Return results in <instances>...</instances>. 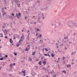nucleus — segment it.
<instances>
[{"label": "nucleus", "mask_w": 77, "mask_h": 77, "mask_svg": "<svg viewBox=\"0 0 77 77\" xmlns=\"http://www.w3.org/2000/svg\"><path fill=\"white\" fill-rule=\"evenodd\" d=\"M34 24H36V22L35 21L34 22Z\"/></svg>", "instance_id": "nucleus-58"}, {"label": "nucleus", "mask_w": 77, "mask_h": 77, "mask_svg": "<svg viewBox=\"0 0 77 77\" xmlns=\"http://www.w3.org/2000/svg\"><path fill=\"white\" fill-rule=\"evenodd\" d=\"M20 5H19V6H17V7H18V8H19V7H20Z\"/></svg>", "instance_id": "nucleus-57"}, {"label": "nucleus", "mask_w": 77, "mask_h": 77, "mask_svg": "<svg viewBox=\"0 0 77 77\" xmlns=\"http://www.w3.org/2000/svg\"><path fill=\"white\" fill-rule=\"evenodd\" d=\"M10 67H12V64H10Z\"/></svg>", "instance_id": "nucleus-30"}, {"label": "nucleus", "mask_w": 77, "mask_h": 77, "mask_svg": "<svg viewBox=\"0 0 77 77\" xmlns=\"http://www.w3.org/2000/svg\"><path fill=\"white\" fill-rule=\"evenodd\" d=\"M4 34H5V35H7L8 33L7 32H6L5 33H4Z\"/></svg>", "instance_id": "nucleus-32"}, {"label": "nucleus", "mask_w": 77, "mask_h": 77, "mask_svg": "<svg viewBox=\"0 0 77 77\" xmlns=\"http://www.w3.org/2000/svg\"><path fill=\"white\" fill-rule=\"evenodd\" d=\"M22 73H23V74H25L26 73V72H25V71H22Z\"/></svg>", "instance_id": "nucleus-13"}, {"label": "nucleus", "mask_w": 77, "mask_h": 77, "mask_svg": "<svg viewBox=\"0 0 77 77\" xmlns=\"http://www.w3.org/2000/svg\"><path fill=\"white\" fill-rule=\"evenodd\" d=\"M14 39H15L16 38H15V35H14Z\"/></svg>", "instance_id": "nucleus-41"}, {"label": "nucleus", "mask_w": 77, "mask_h": 77, "mask_svg": "<svg viewBox=\"0 0 77 77\" xmlns=\"http://www.w3.org/2000/svg\"><path fill=\"white\" fill-rule=\"evenodd\" d=\"M36 5H37L36 2H35L34 4V6H36Z\"/></svg>", "instance_id": "nucleus-22"}, {"label": "nucleus", "mask_w": 77, "mask_h": 77, "mask_svg": "<svg viewBox=\"0 0 77 77\" xmlns=\"http://www.w3.org/2000/svg\"><path fill=\"white\" fill-rule=\"evenodd\" d=\"M3 14V17H4L5 15H6V12H5L4 13V12Z\"/></svg>", "instance_id": "nucleus-10"}, {"label": "nucleus", "mask_w": 77, "mask_h": 77, "mask_svg": "<svg viewBox=\"0 0 77 77\" xmlns=\"http://www.w3.org/2000/svg\"><path fill=\"white\" fill-rule=\"evenodd\" d=\"M11 15H12V16H14L15 14L13 13H12V14H11Z\"/></svg>", "instance_id": "nucleus-23"}, {"label": "nucleus", "mask_w": 77, "mask_h": 77, "mask_svg": "<svg viewBox=\"0 0 77 77\" xmlns=\"http://www.w3.org/2000/svg\"><path fill=\"white\" fill-rule=\"evenodd\" d=\"M40 36H39V38H41V36H42V35H41V34H39Z\"/></svg>", "instance_id": "nucleus-24"}, {"label": "nucleus", "mask_w": 77, "mask_h": 77, "mask_svg": "<svg viewBox=\"0 0 77 77\" xmlns=\"http://www.w3.org/2000/svg\"><path fill=\"white\" fill-rule=\"evenodd\" d=\"M40 42H39L40 43H43V41L41 40H40Z\"/></svg>", "instance_id": "nucleus-18"}, {"label": "nucleus", "mask_w": 77, "mask_h": 77, "mask_svg": "<svg viewBox=\"0 0 77 77\" xmlns=\"http://www.w3.org/2000/svg\"><path fill=\"white\" fill-rule=\"evenodd\" d=\"M75 53H76L75 51V52L72 53V54H73L74 53H75Z\"/></svg>", "instance_id": "nucleus-33"}, {"label": "nucleus", "mask_w": 77, "mask_h": 77, "mask_svg": "<svg viewBox=\"0 0 77 77\" xmlns=\"http://www.w3.org/2000/svg\"><path fill=\"white\" fill-rule=\"evenodd\" d=\"M28 60H29V61L32 62V58H31L30 57H29L28 59Z\"/></svg>", "instance_id": "nucleus-5"}, {"label": "nucleus", "mask_w": 77, "mask_h": 77, "mask_svg": "<svg viewBox=\"0 0 77 77\" xmlns=\"http://www.w3.org/2000/svg\"><path fill=\"white\" fill-rule=\"evenodd\" d=\"M65 50H67V48H65Z\"/></svg>", "instance_id": "nucleus-54"}, {"label": "nucleus", "mask_w": 77, "mask_h": 77, "mask_svg": "<svg viewBox=\"0 0 77 77\" xmlns=\"http://www.w3.org/2000/svg\"><path fill=\"white\" fill-rule=\"evenodd\" d=\"M27 17H25V20H26L27 19Z\"/></svg>", "instance_id": "nucleus-44"}, {"label": "nucleus", "mask_w": 77, "mask_h": 77, "mask_svg": "<svg viewBox=\"0 0 77 77\" xmlns=\"http://www.w3.org/2000/svg\"><path fill=\"white\" fill-rule=\"evenodd\" d=\"M2 68V67H0V70H1V68Z\"/></svg>", "instance_id": "nucleus-53"}, {"label": "nucleus", "mask_w": 77, "mask_h": 77, "mask_svg": "<svg viewBox=\"0 0 77 77\" xmlns=\"http://www.w3.org/2000/svg\"><path fill=\"white\" fill-rule=\"evenodd\" d=\"M14 1H11V3L12 4V5H13V4H14Z\"/></svg>", "instance_id": "nucleus-17"}, {"label": "nucleus", "mask_w": 77, "mask_h": 77, "mask_svg": "<svg viewBox=\"0 0 77 77\" xmlns=\"http://www.w3.org/2000/svg\"><path fill=\"white\" fill-rule=\"evenodd\" d=\"M50 73H51V74H52L53 72H50Z\"/></svg>", "instance_id": "nucleus-52"}, {"label": "nucleus", "mask_w": 77, "mask_h": 77, "mask_svg": "<svg viewBox=\"0 0 77 77\" xmlns=\"http://www.w3.org/2000/svg\"><path fill=\"white\" fill-rule=\"evenodd\" d=\"M45 50H46V51H48V49L47 48H45Z\"/></svg>", "instance_id": "nucleus-26"}, {"label": "nucleus", "mask_w": 77, "mask_h": 77, "mask_svg": "<svg viewBox=\"0 0 77 77\" xmlns=\"http://www.w3.org/2000/svg\"><path fill=\"white\" fill-rule=\"evenodd\" d=\"M30 48H28L27 47H26V48L25 50V51H28L29 50V49Z\"/></svg>", "instance_id": "nucleus-3"}, {"label": "nucleus", "mask_w": 77, "mask_h": 77, "mask_svg": "<svg viewBox=\"0 0 77 77\" xmlns=\"http://www.w3.org/2000/svg\"><path fill=\"white\" fill-rule=\"evenodd\" d=\"M2 11H4V8H2Z\"/></svg>", "instance_id": "nucleus-47"}, {"label": "nucleus", "mask_w": 77, "mask_h": 77, "mask_svg": "<svg viewBox=\"0 0 77 77\" xmlns=\"http://www.w3.org/2000/svg\"><path fill=\"white\" fill-rule=\"evenodd\" d=\"M64 39H68V37H65L64 38Z\"/></svg>", "instance_id": "nucleus-34"}, {"label": "nucleus", "mask_w": 77, "mask_h": 77, "mask_svg": "<svg viewBox=\"0 0 77 77\" xmlns=\"http://www.w3.org/2000/svg\"><path fill=\"white\" fill-rule=\"evenodd\" d=\"M20 42H23V39L20 38Z\"/></svg>", "instance_id": "nucleus-16"}, {"label": "nucleus", "mask_w": 77, "mask_h": 77, "mask_svg": "<svg viewBox=\"0 0 77 77\" xmlns=\"http://www.w3.org/2000/svg\"><path fill=\"white\" fill-rule=\"evenodd\" d=\"M14 2H15V3H17L18 2H19L18 1V0H14Z\"/></svg>", "instance_id": "nucleus-6"}, {"label": "nucleus", "mask_w": 77, "mask_h": 77, "mask_svg": "<svg viewBox=\"0 0 77 77\" xmlns=\"http://www.w3.org/2000/svg\"><path fill=\"white\" fill-rule=\"evenodd\" d=\"M57 41L58 42V43H59V40H57Z\"/></svg>", "instance_id": "nucleus-56"}, {"label": "nucleus", "mask_w": 77, "mask_h": 77, "mask_svg": "<svg viewBox=\"0 0 77 77\" xmlns=\"http://www.w3.org/2000/svg\"><path fill=\"white\" fill-rule=\"evenodd\" d=\"M47 9V8H45V9Z\"/></svg>", "instance_id": "nucleus-61"}, {"label": "nucleus", "mask_w": 77, "mask_h": 77, "mask_svg": "<svg viewBox=\"0 0 77 77\" xmlns=\"http://www.w3.org/2000/svg\"><path fill=\"white\" fill-rule=\"evenodd\" d=\"M24 35L23 34L22 36H21L20 39H24Z\"/></svg>", "instance_id": "nucleus-4"}, {"label": "nucleus", "mask_w": 77, "mask_h": 77, "mask_svg": "<svg viewBox=\"0 0 77 77\" xmlns=\"http://www.w3.org/2000/svg\"><path fill=\"white\" fill-rule=\"evenodd\" d=\"M14 53V54L15 56H17V53L15 52Z\"/></svg>", "instance_id": "nucleus-27"}, {"label": "nucleus", "mask_w": 77, "mask_h": 77, "mask_svg": "<svg viewBox=\"0 0 77 77\" xmlns=\"http://www.w3.org/2000/svg\"><path fill=\"white\" fill-rule=\"evenodd\" d=\"M32 74H32V75L33 76H34V75H35V73H33Z\"/></svg>", "instance_id": "nucleus-37"}, {"label": "nucleus", "mask_w": 77, "mask_h": 77, "mask_svg": "<svg viewBox=\"0 0 77 77\" xmlns=\"http://www.w3.org/2000/svg\"><path fill=\"white\" fill-rule=\"evenodd\" d=\"M0 60H3V57H2V58H0Z\"/></svg>", "instance_id": "nucleus-20"}, {"label": "nucleus", "mask_w": 77, "mask_h": 77, "mask_svg": "<svg viewBox=\"0 0 77 77\" xmlns=\"http://www.w3.org/2000/svg\"><path fill=\"white\" fill-rule=\"evenodd\" d=\"M35 54V52H32V55H34Z\"/></svg>", "instance_id": "nucleus-12"}, {"label": "nucleus", "mask_w": 77, "mask_h": 77, "mask_svg": "<svg viewBox=\"0 0 77 77\" xmlns=\"http://www.w3.org/2000/svg\"><path fill=\"white\" fill-rule=\"evenodd\" d=\"M21 30H22V32L24 31V30H23V29H22Z\"/></svg>", "instance_id": "nucleus-50"}, {"label": "nucleus", "mask_w": 77, "mask_h": 77, "mask_svg": "<svg viewBox=\"0 0 77 77\" xmlns=\"http://www.w3.org/2000/svg\"><path fill=\"white\" fill-rule=\"evenodd\" d=\"M38 21H40V18L39 17H38Z\"/></svg>", "instance_id": "nucleus-29"}, {"label": "nucleus", "mask_w": 77, "mask_h": 77, "mask_svg": "<svg viewBox=\"0 0 77 77\" xmlns=\"http://www.w3.org/2000/svg\"><path fill=\"white\" fill-rule=\"evenodd\" d=\"M19 45H20V43H18V44L17 45V47H19Z\"/></svg>", "instance_id": "nucleus-19"}, {"label": "nucleus", "mask_w": 77, "mask_h": 77, "mask_svg": "<svg viewBox=\"0 0 77 77\" xmlns=\"http://www.w3.org/2000/svg\"><path fill=\"white\" fill-rule=\"evenodd\" d=\"M75 27H77V23H76L75 24Z\"/></svg>", "instance_id": "nucleus-28"}, {"label": "nucleus", "mask_w": 77, "mask_h": 77, "mask_svg": "<svg viewBox=\"0 0 77 77\" xmlns=\"http://www.w3.org/2000/svg\"><path fill=\"white\" fill-rule=\"evenodd\" d=\"M38 64L40 65H41V61H39L38 63Z\"/></svg>", "instance_id": "nucleus-15"}, {"label": "nucleus", "mask_w": 77, "mask_h": 77, "mask_svg": "<svg viewBox=\"0 0 77 77\" xmlns=\"http://www.w3.org/2000/svg\"><path fill=\"white\" fill-rule=\"evenodd\" d=\"M39 29H37V32H38L39 31Z\"/></svg>", "instance_id": "nucleus-40"}, {"label": "nucleus", "mask_w": 77, "mask_h": 77, "mask_svg": "<svg viewBox=\"0 0 77 77\" xmlns=\"http://www.w3.org/2000/svg\"><path fill=\"white\" fill-rule=\"evenodd\" d=\"M40 1L39 0H37V3H40Z\"/></svg>", "instance_id": "nucleus-14"}, {"label": "nucleus", "mask_w": 77, "mask_h": 77, "mask_svg": "<svg viewBox=\"0 0 77 77\" xmlns=\"http://www.w3.org/2000/svg\"><path fill=\"white\" fill-rule=\"evenodd\" d=\"M66 66L67 67V68H68V67H69V68H71V65H70V64H69V65H66Z\"/></svg>", "instance_id": "nucleus-9"}, {"label": "nucleus", "mask_w": 77, "mask_h": 77, "mask_svg": "<svg viewBox=\"0 0 77 77\" xmlns=\"http://www.w3.org/2000/svg\"><path fill=\"white\" fill-rule=\"evenodd\" d=\"M43 69H44V70H45V71L47 70V69H46V68H45V67H43Z\"/></svg>", "instance_id": "nucleus-25"}, {"label": "nucleus", "mask_w": 77, "mask_h": 77, "mask_svg": "<svg viewBox=\"0 0 77 77\" xmlns=\"http://www.w3.org/2000/svg\"><path fill=\"white\" fill-rule=\"evenodd\" d=\"M5 26H2V28H5Z\"/></svg>", "instance_id": "nucleus-48"}, {"label": "nucleus", "mask_w": 77, "mask_h": 77, "mask_svg": "<svg viewBox=\"0 0 77 77\" xmlns=\"http://www.w3.org/2000/svg\"><path fill=\"white\" fill-rule=\"evenodd\" d=\"M23 76H25V74H23Z\"/></svg>", "instance_id": "nucleus-64"}, {"label": "nucleus", "mask_w": 77, "mask_h": 77, "mask_svg": "<svg viewBox=\"0 0 77 77\" xmlns=\"http://www.w3.org/2000/svg\"><path fill=\"white\" fill-rule=\"evenodd\" d=\"M48 56L49 57H50V55H49V54H48Z\"/></svg>", "instance_id": "nucleus-51"}, {"label": "nucleus", "mask_w": 77, "mask_h": 77, "mask_svg": "<svg viewBox=\"0 0 77 77\" xmlns=\"http://www.w3.org/2000/svg\"><path fill=\"white\" fill-rule=\"evenodd\" d=\"M10 42H11V43H12L13 41L12 40V39H11V38H10Z\"/></svg>", "instance_id": "nucleus-11"}, {"label": "nucleus", "mask_w": 77, "mask_h": 77, "mask_svg": "<svg viewBox=\"0 0 77 77\" xmlns=\"http://www.w3.org/2000/svg\"><path fill=\"white\" fill-rule=\"evenodd\" d=\"M68 25L69 27H73L75 26V23L72 22L69 24H68Z\"/></svg>", "instance_id": "nucleus-1"}, {"label": "nucleus", "mask_w": 77, "mask_h": 77, "mask_svg": "<svg viewBox=\"0 0 77 77\" xmlns=\"http://www.w3.org/2000/svg\"><path fill=\"white\" fill-rule=\"evenodd\" d=\"M64 59H65V57H64L63 58V60H64Z\"/></svg>", "instance_id": "nucleus-43"}, {"label": "nucleus", "mask_w": 77, "mask_h": 77, "mask_svg": "<svg viewBox=\"0 0 77 77\" xmlns=\"http://www.w3.org/2000/svg\"><path fill=\"white\" fill-rule=\"evenodd\" d=\"M58 51H59V52H61V51H60V49H58Z\"/></svg>", "instance_id": "nucleus-38"}, {"label": "nucleus", "mask_w": 77, "mask_h": 77, "mask_svg": "<svg viewBox=\"0 0 77 77\" xmlns=\"http://www.w3.org/2000/svg\"><path fill=\"white\" fill-rule=\"evenodd\" d=\"M51 55L52 57H54V54L53 53L51 54Z\"/></svg>", "instance_id": "nucleus-8"}, {"label": "nucleus", "mask_w": 77, "mask_h": 77, "mask_svg": "<svg viewBox=\"0 0 77 77\" xmlns=\"http://www.w3.org/2000/svg\"><path fill=\"white\" fill-rule=\"evenodd\" d=\"M13 65H14V66H15V63H13Z\"/></svg>", "instance_id": "nucleus-46"}, {"label": "nucleus", "mask_w": 77, "mask_h": 77, "mask_svg": "<svg viewBox=\"0 0 77 77\" xmlns=\"http://www.w3.org/2000/svg\"><path fill=\"white\" fill-rule=\"evenodd\" d=\"M44 56H47L48 55H47V54H45Z\"/></svg>", "instance_id": "nucleus-35"}, {"label": "nucleus", "mask_w": 77, "mask_h": 77, "mask_svg": "<svg viewBox=\"0 0 77 77\" xmlns=\"http://www.w3.org/2000/svg\"><path fill=\"white\" fill-rule=\"evenodd\" d=\"M20 16V17H19V16ZM16 17H17V18H19L20 17H21V13H18V14H17L16 13Z\"/></svg>", "instance_id": "nucleus-2"}, {"label": "nucleus", "mask_w": 77, "mask_h": 77, "mask_svg": "<svg viewBox=\"0 0 77 77\" xmlns=\"http://www.w3.org/2000/svg\"><path fill=\"white\" fill-rule=\"evenodd\" d=\"M5 57H8V55H5Z\"/></svg>", "instance_id": "nucleus-42"}, {"label": "nucleus", "mask_w": 77, "mask_h": 77, "mask_svg": "<svg viewBox=\"0 0 77 77\" xmlns=\"http://www.w3.org/2000/svg\"><path fill=\"white\" fill-rule=\"evenodd\" d=\"M36 36H38V34L37 33L36 34Z\"/></svg>", "instance_id": "nucleus-60"}, {"label": "nucleus", "mask_w": 77, "mask_h": 77, "mask_svg": "<svg viewBox=\"0 0 77 77\" xmlns=\"http://www.w3.org/2000/svg\"><path fill=\"white\" fill-rule=\"evenodd\" d=\"M63 72H64V73H66V71L65 70H63L62 71Z\"/></svg>", "instance_id": "nucleus-21"}, {"label": "nucleus", "mask_w": 77, "mask_h": 77, "mask_svg": "<svg viewBox=\"0 0 77 77\" xmlns=\"http://www.w3.org/2000/svg\"><path fill=\"white\" fill-rule=\"evenodd\" d=\"M2 13H4V12H5V11H4V10H3V11L2 10Z\"/></svg>", "instance_id": "nucleus-39"}, {"label": "nucleus", "mask_w": 77, "mask_h": 77, "mask_svg": "<svg viewBox=\"0 0 77 77\" xmlns=\"http://www.w3.org/2000/svg\"><path fill=\"white\" fill-rule=\"evenodd\" d=\"M60 45V46L61 45V46H63V44H62Z\"/></svg>", "instance_id": "nucleus-49"}, {"label": "nucleus", "mask_w": 77, "mask_h": 77, "mask_svg": "<svg viewBox=\"0 0 77 77\" xmlns=\"http://www.w3.org/2000/svg\"><path fill=\"white\" fill-rule=\"evenodd\" d=\"M0 35H2L1 36V37H2V38H3V34H0Z\"/></svg>", "instance_id": "nucleus-36"}, {"label": "nucleus", "mask_w": 77, "mask_h": 77, "mask_svg": "<svg viewBox=\"0 0 77 77\" xmlns=\"http://www.w3.org/2000/svg\"><path fill=\"white\" fill-rule=\"evenodd\" d=\"M29 38V36H28V37L27 38Z\"/></svg>", "instance_id": "nucleus-62"}, {"label": "nucleus", "mask_w": 77, "mask_h": 77, "mask_svg": "<svg viewBox=\"0 0 77 77\" xmlns=\"http://www.w3.org/2000/svg\"><path fill=\"white\" fill-rule=\"evenodd\" d=\"M20 42H21V41H20H20H19V43H20Z\"/></svg>", "instance_id": "nucleus-59"}, {"label": "nucleus", "mask_w": 77, "mask_h": 77, "mask_svg": "<svg viewBox=\"0 0 77 77\" xmlns=\"http://www.w3.org/2000/svg\"><path fill=\"white\" fill-rule=\"evenodd\" d=\"M5 9H6V7H5Z\"/></svg>", "instance_id": "nucleus-63"}, {"label": "nucleus", "mask_w": 77, "mask_h": 77, "mask_svg": "<svg viewBox=\"0 0 77 77\" xmlns=\"http://www.w3.org/2000/svg\"><path fill=\"white\" fill-rule=\"evenodd\" d=\"M5 38H6V39H8V36H5Z\"/></svg>", "instance_id": "nucleus-31"}, {"label": "nucleus", "mask_w": 77, "mask_h": 77, "mask_svg": "<svg viewBox=\"0 0 77 77\" xmlns=\"http://www.w3.org/2000/svg\"><path fill=\"white\" fill-rule=\"evenodd\" d=\"M44 48H43V49L42 50L43 51H44Z\"/></svg>", "instance_id": "nucleus-55"}, {"label": "nucleus", "mask_w": 77, "mask_h": 77, "mask_svg": "<svg viewBox=\"0 0 77 77\" xmlns=\"http://www.w3.org/2000/svg\"><path fill=\"white\" fill-rule=\"evenodd\" d=\"M1 13H0V18H1Z\"/></svg>", "instance_id": "nucleus-45"}, {"label": "nucleus", "mask_w": 77, "mask_h": 77, "mask_svg": "<svg viewBox=\"0 0 77 77\" xmlns=\"http://www.w3.org/2000/svg\"><path fill=\"white\" fill-rule=\"evenodd\" d=\"M43 65H46V63H47V62H46V61H44L43 62Z\"/></svg>", "instance_id": "nucleus-7"}]
</instances>
